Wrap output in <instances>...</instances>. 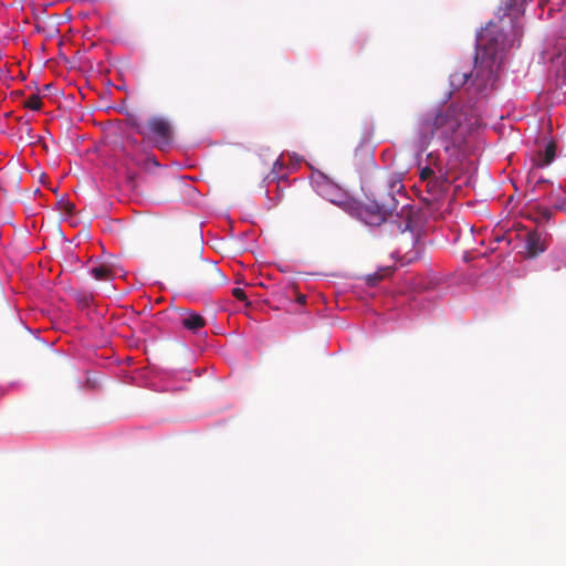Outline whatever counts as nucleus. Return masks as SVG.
<instances>
[{
    "instance_id": "obj_1",
    "label": "nucleus",
    "mask_w": 566,
    "mask_h": 566,
    "mask_svg": "<svg viewBox=\"0 0 566 566\" xmlns=\"http://www.w3.org/2000/svg\"><path fill=\"white\" fill-rule=\"evenodd\" d=\"M509 44L502 29L495 22H489L476 38V53L473 70H458L450 75V85L459 90L465 84L478 92H484L493 84L501 62V53Z\"/></svg>"
},
{
    "instance_id": "obj_2",
    "label": "nucleus",
    "mask_w": 566,
    "mask_h": 566,
    "mask_svg": "<svg viewBox=\"0 0 566 566\" xmlns=\"http://www.w3.org/2000/svg\"><path fill=\"white\" fill-rule=\"evenodd\" d=\"M419 212L402 193L391 196V258L400 266L418 259Z\"/></svg>"
},
{
    "instance_id": "obj_3",
    "label": "nucleus",
    "mask_w": 566,
    "mask_h": 566,
    "mask_svg": "<svg viewBox=\"0 0 566 566\" xmlns=\"http://www.w3.org/2000/svg\"><path fill=\"white\" fill-rule=\"evenodd\" d=\"M459 120L454 117V113L450 107L440 109L434 114L424 117L421 124V130L430 138H449L459 128Z\"/></svg>"
},
{
    "instance_id": "obj_4",
    "label": "nucleus",
    "mask_w": 566,
    "mask_h": 566,
    "mask_svg": "<svg viewBox=\"0 0 566 566\" xmlns=\"http://www.w3.org/2000/svg\"><path fill=\"white\" fill-rule=\"evenodd\" d=\"M132 127L136 133L145 138H151L159 149H164L171 144L172 127L168 119L160 116H153L148 119L145 126H142L137 120H130Z\"/></svg>"
},
{
    "instance_id": "obj_5",
    "label": "nucleus",
    "mask_w": 566,
    "mask_h": 566,
    "mask_svg": "<svg viewBox=\"0 0 566 566\" xmlns=\"http://www.w3.org/2000/svg\"><path fill=\"white\" fill-rule=\"evenodd\" d=\"M191 280L208 290L221 286L226 283V276L220 269L214 263L207 261H200L196 265Z\"/></svg>"
},
{
    "instance_id": "obj_6",
    "label": "nucleus",
    "mask_w": 566,
    "mask_h": 566,
    "mask_svg": "<svg viewBox=\"0 0 566 566\" xmlns=\"http://www.w3.org/2000/svg\"><path fill=\"white\" fill-rule=\"evenodd\" d=\"M448 172L449 169L439 168L438 176H433V178H429L428 181L422 184L426 192L422 200L426 205H436L444 198L449 185Z\"/></svg>"
},
{
    "instance_id": "obj_7",
    "label": "nucleus",
    "mask_w": 566,
    "mask_h": 566,
    "mask_svg": "<svg viewBox=\"0 0 566 566\" xmlns=\"http://www.w3.org/2000/svg\"><path fill=\"white\" fill-rule=\"evenodd\" d=\"M352 212L368 226H380L386 220L381 207L375 201L369 203L354 202Z\"/></svg>"
},
{
    "instance_id": "obj_8",
    "label": "nucleus",
    "mask_w": 566,
    "mask_h": 566,
    "mask_svg": "<svg viewBox=\"0 0 566 566\" xmlns=\"http://www.w3.org/2000/svg\"><path fill=\"white\" fill-rule=\"evenodd\" d=\"M409 282L415 291H431L439 287L443 279L436 273H430L427 276H411Z\"/></svg>"
},
{
    "instance_id": "obj_9",
    "label": "nucleus",
    "mask_w": 566,
    "mask_h": 566,
    "mask_svg": "<svg viewBox=\"0 0 566 566\" xmlns=\"http://www.w3.org/2000/svg\"><path fill=\"white\" fill-rule=\"evenodd\" d=\"M526 249L531 256H536L547 249L546 235L537 231H531L526 237Z\"/></svg>"
},
{
    "instance_id": "obj_10",
    "label": "nucleus",
    "mask_w": 566,
    "mask_h": 566,
    "mask_svg": "<svg viewBox=\"0 0 566 566\" xmlns=\"http://www.w3.org/2000/svg\"><path fill=\"white\" fill-rule=\"evenodd\" d=\"M556 156V144L551 140L546 144L544 150L537 151L536 156L533 158V167L544 168L551 165Z\"/></svg>"
},
{
    "instance_id": "obj_11",
    "label": "nucleus",
    "mask_w": 566,
    "mask_h": 566,
    "mask_svg": "<svg viewBox=\"0 0 566 566\" xmlns=\"http://www.w3.org/2000/svg\"><path fill=\"white\" fill-rule=\"evenodd\" d=\"M562 40L557 44V54L552 59L553 62L557 64H562V67H559L556 72V84L559 82H563L566 77V69L564 67V64L566 62V30L560 35Z\"/></svg>"
},
{
    "instance_id": "obj_12",
    "label": "nucleus",
    "mask_w": 566,
    "mask_h": 566,
    "mask_svg": "<svg viewBox=\"0 0 566 566\" xmlns=\"http://www.w3.org/2000/svg\"><path fill=\"white\" fill-rule=\"evenodd\" d=\"M181 324L185 328L191 332H197L206 325L205 318L193 312H186L181 318Z\"/></svg>"
},
{
    "instance_id": "obj_13",
    "label": "nucleus",
    "mask_w": 566,
    "mask_h": 566,
    "mask_svg": "<svg viewBox=\"0 0 566 566\" xmlns=\"http://www.w3.org/2000/svg\"><path fill=\"white\" fill-rule=\"evenodd\" d=\"M91 273L97 281H109L113 279L112 269L106 264L92 268Z\"/></svg>"
},
{
    "instance_id": "obj_14",
    "label": "nucleus",
    "mask_w": 566,
    "mask_h": 566,
    "mask_svg": "<svg viewBox=\"0 0 566 566\" xmlns=\"http://www.w3.org/2000/svg\"><path fill=\"white\" fill-rule=\"evenodd\" d=\"M24 107L30 108L32 111H40L42 107V99L39 95H31L24 102Z\"/></svg>"
},
{
    "instance_id": "obj_15",
    "label": "nucleus",
    "mask_w": 566,
    "mask_h": 566,
    "mask_svg": "<svg viewBox=\"0 0 566 566\" xmlns=\"http://www.w3.org/2000/svg\"><path fill=\"white\" fill-rule=\"evenodd\" d=\"M551 198L556 210L566 211V196H559L552 192Z\"/></svg>"
},
{
    "instance_id": "obj_16",
    "label": "nucleus",
    "mask_w": 566,
    "mask_h": 566,
    "mask_svg": "<svg viewBox=\"0 0 566 566\" xmlns=\"http://www.w3.org/2000/svg\"><path fill=\"white\" fill-rule=\"evenodd\" d=\"M427 160H428V166H431L434 170H436V175H439V168L440 169H447L441 160L434 156L433 154H429L428 157H427Z\"/></svg>"
},
{
    "instance_id": "obj_17",
    "label": "nucleus",
    "mask_w": 566,
    "mask_h": 566,
    "mask_svg": "<svg viewBox=\"0 0 566 566\" xmlns=\"http://www.w3.org/2000/svg\"><path fill=\"white\" fill-rule=\"evenodd\" d=\"M387 269H384L381 273H374L366 276V283L369 286H375L386 274Z\"/></svg>"
},
{
    "instance_id": "obj_18",
    "label": "nucleus",
    "mask_w": 566,
    "mask_h": 566,
    "mask_svg": "<svg viewBox=\"0 0 566 566\" xmlns=\"http://www.w3.org/2000/svg\"><path fill=\"white\" fill-rule=\"evenodd\" d=\"M436 170L431 166H426L420 170V182L421 185L428 181L429 178H433Z\"/></svg>"
},
{
    "instance_id": "obj_19",
    "label": "nucleus",
    "mask_w": 566,
    "mask_h": 566,
    "mask_svg": "<svg viewBox=\"0 0 566 566\" xmlns=\"http://www.w3.org/2000/svg\"><path fill=\"white\" fill-rule=\"evenodd\" d=\"M537 213L541 216V218H543L545 221H549L553 217V212L549 208L547 207H542L539 206L537 208Z\"/></svg>"
},
{
    "instance_id": "obj_20",
    "label": "nucleus",
    "mask_w": 566,
    "mask_h": 566,
    "mask_svg": "<svg viewBox=\"0 0 566 566\" xmlns=\"http://www.w3.org/2000/svg\"><path fill=\"white\" fill-rule=\"evenodd\" d=\"M232 295L240 301H247V294L240 287H234L232 290Z\"/></svg>"
},
{
    "instance_id": "obj_21",
    "label": "nucleus",
    "mask_w": 566,
    "mask_h": 566,
    "mask_svg": "<svg viewBox=\"0 0 566 566\" xmlns=\"http://www.w3.org/2000/svg\"><path fill=\"white\" fill-rule=\"evenodd\" d=\"M296 302L301 305L306 303V295L297 293L296 295Z\"/></svg>"
},
{
    "instance_id": "obj_22",
    "label": "nucleus",
    "mask_w": 566,
    "mask_h": 566,
    "mask_svg": "<svg viewBox=\"0 0 566 566\" xmlns=\"http://www.w3.org/2000/svg\"><path fill=\"white\" fill-rule=\"evenodd\" d=\"M74 210H75V207H74V205H73V203L67 202V203L65 205V211H66L69 214H72V213L74 212Z\"/></svg>"
},
{
    "instance_id": "obj_23",
    "label": "nucleus",
    "mask_w": 566,
    "mask_h": 566,
    "mask_svg": "<svg viewBox=\"0 0 566 566\" xmlns=\"http://www.w3.org/2000/svg\"><path fill=\"white\" fill-rule=\"evenodd\" d=\"M564 192H565V195H564V196H566V189L564 190Z\"/></svg>"
}]
</instances>
